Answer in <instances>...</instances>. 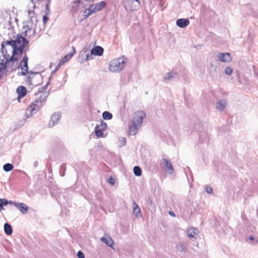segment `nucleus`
Returning <instances> with one entry per match:
<instances>
[{
	"instance_id": "nucleus-1",
	"label": "nucleus",
	"mask_w": 258,
	"mask_h": 258,
	"mask_svg": "<svg viewBox=\"0 0 258 258\" xmlns=\"http://www.w3.org/2000/svg\"><path fill=\"white\" fill-rule=\"evenodd\" d=\"M15 48L12 50L13 55H22L28 50L29 41L21 34H18L15 40Z\"/></svg>"
},
{
	"instance_id": "nucleus-2",
	"label": "nucleus",
	"mask_w": 258,
	"mask_h": 258,
	"mask_svg": "<svg viewBox=\"0 0 258 258\" xmlns=\"http://www.w3.org/2000/svg\"><path fill=\"white\" fill-rule=\"evenodd\" d=\"M47 96L45 93L41 95L38 99L31 103L27 111H29L31 115L35 114L43 106Z\"/></svg>"
},
{
	"instance_id": "nucleus-3",
	"label": "nucleus",
	"mask_w": 258,
	"mask_h": 258,
	"mask_svg": "<svg viewBox=\"0 0 258 258\" xmlns=\"http://www.w3.org/2000/svg\"><path fill=\"white\" fill-rule=\"evenodd\" d=\"M125 60L124 58H118L112 60L110 63L109 69L112 72H119L124 67Z\"/></svg>"
},
{
	"instance_id": "nucleus-4",
	"label": "nucleus",
	"mask_w": 258,
	"mask_h": 258,
	"mask_svg": "<svg viewBox=\"0 0 258 258\" xmlns=\"http://www.w3.org/2000/svg\"><path fill=\"white\" fill-rule=\"evenodd\" d=\"M204 126V124L198 120L195 125L194 129L199 133L200 140L203 143H207L209 141L208 134L207 132H204L205 129Z\"/></svg>"
},
{
	"instance_id": "nucleus-5",
	"label": "nucleus",
	"mask_w": 258,
	"mask_h": 258,
	"mask_svg": "<svg viewBox=\"0 0 258 258\" xmlns=\"http://www.w3.org/2000/svg\"><path fill=\"white\" fill-rule=\"evenodd\" d=\"M125 9L131 12L136 11L141 6L140 0H123Z\"/></svg>"
},
{
	"instance_id": "nucleus-6",
	"label": "nucleus",
	"mask_w": 258,
	"mask_h": 258,
	"mask_svg": "<svg viewBox=\"0 0 258 258\" xmlns=\"http://www.w3.org/2000/svg\"><path fill=\"white\" fill-rule=\"evenodd\" d=\"M104 49L100 46H95L91 49L90 54L87 52V49L84 52L85 53V60L92 59V55L101 56L103 53Z\"/></svg>"
},
{
	"instance_id": "nucleus-7",
	"label": "nucleus",
	"mask_w": 258,
	"mask_h": 258,
	"mask_svg": "<svg viewBox=\"0 0 258 258\" xmlns=\"http://www.w3.org/2000/svg\"><path fill=\"white\" fill-rule=\"evenodd\" d=\"M17 55H13L12 53V56H8L7 59V68L11 71H15L18 68V61L19 57L16 56Z\"/></svg>"
},
{
	"instance_id": "nucleus-8",
	"label": "nucleus",
	"mask_w": 258,
	"mask_h": 258,
	"mask_svg": "<svg viewBox=\"0 0 258 258\" xmlns=\"http://www.w3.org/2000/svg\"><path fill=\"white\" fill-rule=\"evenodd\" d=\"M146 114L144 111L139 110L135 113L134 116L132 120V123H134L137 125V126L141 127L142 124L143 119L146 117Z\"/></svg>"
},
{
	"instance_id": "nucleus-9",
	"label": "nucleus",
	"mask_w": 258,
	"mask_h": 258,
	"mask_svg": "<svg viewBox=\"0 0 258 258\" xmlns=\"http://www.w3.org/2000/svg\"><path fill=\"white\" fill-rule=\"evenodd\" d=\"M105 6L106 3L104 1L97 3L94 6L92 5V6L88 9V13L86 15V17H88L90 15L96 12L102 10Z\"/></svg>"
},
{
	"instance_id": "nucleus-10",
	"label": "nucleus",
	"mask_w": 258,
	"mask_h": 258,
	"mask_svg": "<svg viewBox=\"0 0 258 258\" xmlns=\"http://www.w3.org/2000/svg\"><path fill=\"white\" fill-rule=\"evenodd\" d=\"M28 57L26 54L24 56L22 60L21 61L20 65L18 66V69L21 68L22 70H24L27 72L29 74L36 75V74H40L39 72H29L28 71Z\"/></svg>"
},
{
	"instance_id": "nucleus-11",
	"label": "nucleus",
	"mask_w": 258,
	"mask_h": 258,
	"mask_svg": "<svg viewBox=\"0 0 258 258\" xmlns=\"http://www.w3.org/2000/svg\"><path fill=\"white\" fill-rule=\"evenodd\" d=\"M107 123L101 120L99 125H97L95 127V132L97 137H101L103 135V131L107 128Z\"/></svg>"
},
{
	"instance_id": "nucleus-12",
	"label": "nucleus",
	"mask_w": 258,
	"mask_h": 258,
	"mask_svg": "<svg viewBox=\"0 0 258 258\" xmlns=\"http://www.w3.org/2000/svg\"><path fill=\"white\" fill-rule=\"evenodd\" d=\"M61 115V114L60 112H54L51 116L48 123L49 127H51L56 124L60 118Z\"/></svg>"
},
{
	"instance_id": "nucleus-13",
	"label": "nucleus",
	"mask_w": 258,
	"mask_h": 258,
	"mask_svg": "<svg viewBox=\"0 0 258 258\" xmlns=\"http://www.w3.org/2000/svg\"><path fill=\"white\" fill-rule=\"evenodd\" d=\"M71 11L74 14L82 12L84 10H85L81 8V5L78 3V1L77 0L71 3Z\"/></svg>"
},
{
	"instance_id": "nucleus-14",
	"label": "nucleus",
	"mask_w": 258,
	"mask_h": 258,
	"mask_svg": "<svg viewBox=\"0 0 258 258\" xmlns=\"http://www.w3.org/2000/svg\"><path fill=\"white\" fill-rule=\"evenodd\" d=\"M218 60L222 62H229L231 58L229 53H218L217 54Z\"/></svg>"
},
{
	"instance_id": "nucleus-15",
	"label": "nucleus",
	"mask_w": 258,
	"mask_h": 258,
	"mask_svg": "<svg viewBox=\"0 0 258 258\" xmlns=\"http://www.w3.org/2000/svg\"><path fill=\"white\" fill-rule=\"evenodd\" d=\"M16 92L18 95V100L20 101V99L26 96L27 94V89L24 86H20L17 88Z\"/></svg>"
},
{
	"instance_id": "nucleus-16",
	"label": "nucleus",
	"mask_w": 258,
	"mask_h": 258,
	"mask_svg": "<svg viewBox=\"0 0 258 258\" xmlns=\"http://www.w3.org/2000/svg\"><path fill=\"white\" fill-rule=\"evenodd\" d=\"M176 24L179 28H184L189 24V21L187 19H179L176 20Z\"/></svg>"
},
{
	"instance_id": "nucleus-17",
	"label": "nucleus",
	"mask_w": 258,
	"mask_h": 258,
	"mask_svg": "<svg viewBox=\"0 0 258 258\" xmlns=\"http://www.w3.org/2000/svg\"><path fill=\"white\" fill-rule=\"evenodd\" d=\"M162 161L165 163V166L167 169V171L169 174H172L174 172V168L172 165L169 160L163 158Z\"/></svg>"
},
{
	"instance_id": "nucleus-18",
	"label": "nucleus",
	"mask_w": 258,
	"mask_h": 258,
	"mask_svg": "<svg viewBox=\"0 0 258 258\" xmlns=\"http://www.w3.org/2000/svg\"><path fill=\"white\" fill-rule=\"evenodd\" d=\"M16 208L22 213L23 214H26L28 212V207L24 203H18Z\"/></svg>"
},
{
	"instance_id": "nucleus-19",
	"label": "nucleus",
	"mask_w": 258,
	"mask_h": 258,
	"mask_svg": "<svg viewBox=\"0 0 258 258\" xmlns=\"http://www.w3.org/2000/svg\"><path fill=\"white\" fill-rule=\"evenodd\" d=\"M140 127L137 126V125L132 123V125L128 126V133L130 135H136L138 133V130Z\"/></svg>"
},
{
	"instance_id": "nucleus-20",
	"label": "nucleus",
	"mask_w": 258,
	"mask_h": 258,
	"mask_svg": "<svg viewBox=\"0 0 258 258\" xmlns=\"http://www.w3.org/2000/svg\"><path fill=\"white\" fill-rule=\"evenodd\" d=\"M4 231L6 235H11L13 233V228L11 224L5 223L4 226Z\"/></svg>"
},
{
	"instance_id": "nucleus-21",
	"label": "nucleus",
	"mask_w": 258,
	"mask_h": 258,
	"mask_svg": "<svg viewBox=\"0 0 258 258\" xmlns=\"http://www.w3.org/2000/svg\"><path fill=\"white\" fill-rule=\"evenodd\" d=\"M198 234V230L194 227H191L187 229V234L190 238H195V236Z\"/></svg>"
},
{
	"instance_id": "nucleus-22",
	"label": "nucleus",
	"mask_w": 258,
	"mask_h": 258,
	"mask_svg": "<svg viewBox=\"0 0 258 258\" xmlns=\"http://www.w3.org/2000/svg\"><path fill=\"white\" fill-rule=\"evenodd\" d=\"M226 103V101L225 99H222L216 103V108L220 111L223 110L225 107V104Z\"/></svg>"
},
{
	"instance_id": "nucleus-23",
	"label": "nucleus",
	"mask_w": 258,
	"mask_h": 258,
	"mask_svg": "<svg viewBox=\"0 0 258 258\" xmlns=\"http://www.w3.org/2000/svg\"><path fill=\"white\" fill-rule=\"evenodd\" d=\"M100 240L103 243L106 244L108 246L110 247H112L114 243L112 239L110 237L106 238L102 237L100 238Z\"/></svg>"
},
{
	"instance_id": "nucleus-24",
	"label": "nucleus",
	"mask_w": 258,
	"mask_h": 258,
	"mask_svg": "<svg viewBox=\"0 0 258 258\" xmlns=\"http://www.w3.org/2000/svg\"><path fill=\"white\" fill-rule=\"evenodd\" d=\"M133 208V213L136 215V217H138V215L141 213V209L140 207L134 201L132 203Z\"/></svg>"
},
{
	"instance_id": "nucleus-25",
	"label": "nucleus",
	"mask_w": 258,
	"mask_h": 258,
	"mask_svg": "<svg viewBox=\"0 0 258 258\" xmlns=\"http://www.w3.org/2000/svg\"><path fill=\"white\" fill-rule=\"evenodd\" d=\"M74 53H70L67 54L60 60L59 63L61 66L62 64L71 59Z\"/></svg>"
},
{
	"instance_id": "nucleus-26",
	"label": "nucleus",
	"mask_w": 258,
	"mask_h": 258,
	"mask_svg": "<svg viewBox=\"0 0 258 258\" xmlns=\"http://www.w3.org/2000/svg\"><path fill=\"white\" fill-rule=\"evenodd\" d=\"M177 76V74L176 72H169L167 74L166 76H164V79L165 80H171L172 78H175Z\"/></svg>"
},
{
	"instance_id": "nucleus-27",
	"label": "nucleus",
	"mask_w": 258,
	"mask_h": 258,
	"mask_svg": "<svg viewBox=\"0 0 258 258\" xmlns=\"http://www.w3.org/2000/svg\"><path fill=\"white\" fill-rule=\"evenodd\" d=\"M1 52L5 59L8 58V56H11L10 54H8V50L6 48V46L5 45L4 46V43H2V45H1Z\"/></svg>"
},
{
	"instance_id": "nucleus-28",
	"label": "nucleus",
	"mask_w": 258,
	"mask_h": 258,
	"mask_svg": "<svg viewBox=\"0 0 258 258\" xmlns=\"http://www.w3.org/2000/svg\"><path fill=\"white\" fill-rule=\"evenodd\" d=\"M8 60L7 59H0V72L5 70L7 68Z\"/></svg>"
},
{
	"instance_id": "nucleus-29",
	"label": "nucleus",
	"mask_w": 258,
	"mask_h": 258,
	"mask_svg": "<svg viewBox=\"0 0 258 258\" xmlns=\"http://www.w3.org/2000/svg\"><path fill=\"white\" fill-rule=\"evenodd\" d=\"M2 43H4V46L5 45H10L12 46V49H13V50L15 48V40H13L12 39H11L10 40H7V41H4Z\"/></svg>"
},
{
	"instance_id": "nucleus-30",
	"label": "nucleus",
	"mask_w": 258,
	"mask_h": 258,
	"mask_svg": "<svg viewBox=\"0 0 258 258\" xmlns=\"http://www.w3.org/2000/svg\"><path fill=\"white\" fill-rule=\"evenodd\" d=\"M134 173L137 176L142 175V171L141 168L138 166H135L133 168Z\"/></svg>"
},
{
	"instance_id": "nucleus-31",
	"label": "nucleus",
	"mask_w": 258,
	"mask_h": 258,
	"mask_svg": "<svg viewBox=\"0 0 258 258\" xmlns=\"http://www.w3.org/2000/svg\"><path fill=\"white\" fill-rule=\"evenodd\" d=\"M112 114L107 111H105L102 113V117L105 120H110L112 118Z\"/></svg>"
},
{
	"instance_id": "nucleus-32",
	"label": "nucleus",
	"mask_w": 258,
	"mask_h": 258,
	"mask_svg": "<svg viewBox=\"0 0 258 258\" xmlns=\"http://www.w3.org/2000/svg\"><path fill=\"white\" fill-rule=\"evenodd\" d=\"M14 168V166L11 163H6L3 166V169L6 172L11 171Z\"/></svg>"
},
{
	"instance_id": "nucleus-33",
	"label": "nucleus",
	"mask_w": 258,
	"mask_h": 258,
	"mask_svg": "<svg viewBox=\"0 0 258 258\" xmlns=\"http://www.w3.org/2000/svg\"><path fill=\"white\" fill-rule=\"evenodd\" d=\"M50 80H51V77H49V79H48V81L47 82L45 86H44L43 87H42L41 88H40L39 89L38 91L39 92L42 93V92H43L44 91H45L46 90V88H47L48 86L49 85V84L50 83Z\"/></svg>"
},
{
	"instance_id": "nucleus-34",
	"label": "nucleus",
	"mask_w": 258,
	"mask_h": 258,
	"mask_svg": "<svg viewBox=\"0 0 258 258\" xmlns=\"http://www.w3.org/2000/svg\"><path fill=\"white\" fill-rule=\"evenodd\" d=\"M176 249L178 251L183 252L185 250V247L183 243H179L176 246Z\"/></svg>"
},
{
	"instance_id": "nucleus-35",
	"label": "nucleus",
	"mask_w": 258,
	"mask_h": 258,
	"mask_svg": "<svg viewBox=\"0 0 258 258\" xmlns=\"http://www.w3.org/2000/svg\"><path fill=\"white\" fill-rule=\"evenodd\" d=\"M50 192L52 196L55 197V198H56L57 196L59 197L60 194V189L59 188H56V193H55L54 191H52V189H51L50 190Z\"/></svg>"
},
{
	"instance_id": "nucleus-36",
	"label": "nucleus",
	"mask_w": 258,
	"mask_h": 258,
	"mask_svg": "<svg viewBox=\"0 0 258 258\" xmlns=\"http://www.w3.org/2000/svg\"><path fill=\"white\" fill-rule=\"evenodd\" d=\"M7 205L8 203L4 201V199H0V210L4 209V206Z\"/></svg>"
},
{
	"instance_id": "nucleus-37",
	"label": "nucleus",
	"mask_w": 258,
	"mask_h": 258,
	"mask_svg": "<svg viewBox=\"0 0 258 258\" xmlns=\"http://www.w3.org/2000/svg\"><path fill=\"white\" fill-rule=\"evenodd\" d=\"M66 169V164H62L60 166V172L63 171L62 173H61V176H63L64 175V172Z\"/></svg>"
},
{
	"instance_id": "nucleus-38",
	"label": "nucleus",
	"mask_w": 258,
	"mask_h": 258,
	"mask_svg": "<svg viewBox=\"0 0 258 258\" xmlns=\"http://www.w3.org/2000/svg\"><path fill=\"white\" fill-rule=\"evenodd\" d=\"M232 69L231 67H227L226 68L225 70V73L226 74L228 75H230L232 74Z\"/></svg>"
},
{
	"instance_id": "nucleus-39",
	"label": "nucleus",
	"mask_w": 258,
	"mask_h": 258,
	"mask_svg": "<svg viewBox=\"0 0 258 258\" xmlns=\"http://www.w3.org/2000/svg\"><path fill=\"white\" fill-rule=\"evenodd\" d=\"M23 29H25V31L23 32L25 36H27V32L30 31L31 29L29 28V26L26 25L23 27Z\"/></svg>"
},
{
	"instance_id": "nucleus-40",
	"label": "nucleus",
	"mask_w": 258,
	"mask_h": 258,
	"mask_svg": "<svg viewBox=\"0 0 258 258\" xmlns=\"http://www.w3.org/2000/svg\"><path fill=\"white\" fill-rule=\"evenodd\" d=\"M205 190L208 194H212L213 193L212 188L208 185H206Z\"/></svg>"
},
{
	"instance_id": "nucleus-41",
	"label": "nucleus",
	"mask_w": 258,
	"mask_h": 258,
	"mask_svg": "<svg viewBox=\"0 0 258 258\" xmlns=\"http://www.w3.org/2000/svg\"><path fill=\"white\" fill-rule=\"evenodd\" d=\"M32 78L31 77L29 76L27 77L26 81L29 85H32Z\"/></svg>"
},
{
	"instance_id": "nucleus-42",
	"label": "nucleus",
	"mask_w": 258,
	"mask_h": 258,
	"mask_svg": "<svg viewBox=\"0 0 258 258\" xmlns=\"http://www.w3.org/2000/svg\"><path fill=\"white\" fill-rule=\"evenodd\" d=\"M120 142V146H122L125 145L126 144V139L125 138H121L119 140Z\"/></svg>"
},
{
	"instance_id": "nucleus-43",
	"label": "nucleus",
	"mask_w": 258,
	"mask_h": 258,
	"mask_svg": "<svg viewBox=\"0 0 258 258\" xmlns=\"http://www.w3.org/2000/svg\"><path fill=\"white\" fill-rule=\"evenodd\" d=\"M108 182L111 185H113L115 184V179L112 176H110L108 179Z\"/></svg>"
},
{
	"instance_id": "nucleus-44",
	"label": "nucleus",
	"mask_w": 258,
	"mask_h": 258,
	"mask_svg": "<svg viewBox=\"0 0 258 258\" xmlns=\"http://www.w3.org/2000/svg\"><path fill=\"white\" fill-rule=\"evenodd\" d=\"M4 201H5L6 202L8 203V205L10 204V205H14L16 207L17 206L18 203L15 202H14L12 201H8L6 199H4Z\"/></svg>"
},
{
	"instance_id": "nucleus-45",
	"label": "nucleus",
	"mask_w": 258,
	"mask_h": 258,
	"mask_svg": "<svg viewBox=\"0 0 258 258\" xmlns=\"http://www.w3.org/2000/svg\"><path fill=\"white\" fill-rule=\"evenodd\" d=\"M60 66H61L60 64H59V63H58V64H57V66L56 67L55 69L53 71H52L51 72V76H50L51 77V76H52L53 74H55V73L57 71V70L59 69V68L60 67Z\"/></svg>"
},
{
	"instance_id": "nucleus-46",
	"label": "nucleus",
	"mask_w": 258,
	"mask_h": 258,
	"mask_svg": "<svg viewBox=\"0 0 258 258\" xmlns=\"http://www.w3.org/2000/svg\"><path fill=\"white\" fill-rule=\"evenodd\" d=\"M77 256L78 258H85L83 252L80 250L78 252Z\"/></svg>"
},
{
	"instance_id": "nucleus-47",
	"label": "nucleus",
	"mask_w": 258,
	"mask_h": 258,
	"mask_svg": "<svg viewBox=\"0 0 258 258\" xmlns=\"http://www.w3.org/2000/svg\"><path fill=\"white\" fill-rule=\"evenodd\" d=\"M48 14V13L47 12H46V14L45 16H44L43 17V23L45 24L47 22V21L48 20V17L47 16V15Z\"/></svg>"
},
{
	"instance_id": "nucleus-48",
	"label": "nucleus",
	"mask_w": 258,
	"mask_h": 258,
	"mask_svg": "<svg viewBox=\"0 0 258 258\" xmlns=\"http://www.w3.org/2000/svg\"><path fill=\"white\" fill-rule=\"evenodd\" d=\"M27 74H29V73H27V72L25 71L24 70H22V72H18L17 73V75L18 76H26Z\"/></svg>"
},
{
	"instance_id": "nucleus-49",
	"label": "nucleus",
	"mask_w": 258,
	"mask_h": 258,
	"mask_svg": "<svg viewBox=\"0 0 258 258\" xmlns=\"http://www.w3.org/2000/svg\"><path fill=\"white\" fill-rule=\"evenodd\" d=\"M34 14H35L33 11H31L30 10L28 11V16L30 18L31 20H32V19L33 18Z\"/></svg>"
},
{
	"instance_id": "nucleus-50",
	"label": "nucleus",
	"mask_w": 258,
	"mask_h": 258,
	"mask_svg": "<svg viewBox=\"0 0 258 258\" xmlns=\"http://www.w3.org/2000/svg\"><path fill=\"white\" fill-rule=\"evenodd\" d=\"M45 11H46V13L47 12L48 14L50 12V9H49V4L48 3H47L45 5Z\"/></svg>"
},
{
	"instance_id": "nucleus-51",
	"label": "nucleus",
	"mask_w": 258,
	"mask_h": 258,
	"mask_svg": "<svg viewBox=\"0 0 258 258\" xmlns=\"http://www.w3.org/2000/svg\"><path fill=\"white\" fill-rule=\"evenodd\" d=\"M147 203L150 204L151 206L153 205V202L150 198H149L147 200Z\"/></svg>"
},
{
	"instance_id": "nucleus-52",
	"label": "nucleus",
	"mask_w": 258,
	"mask_h": 258,
	"mask_svg": "<svg viewBox=\"0 0 258 258\" xmlns=\"http://www.w3.org/2000/svg\"><path fill=\"white\" fill-rule=\"evenodd\" d=\"M169 214L172 217H176L175 214L172 211H169Z\"/></svg>"
},
{
	"instance_id": "nucleus-53",
	"label": "nucleus",
	"mask_w": 258,
	"mask_h": 258,
	"mask_svg": "<svg viewBox=\"0 0 258 258\" xmlns=\"http://www.w3.org/2000/svg\"><path fill=\"white\" fill-rule=\"evenodd\" d=\"M248 239L251 241H253L254 239V238L252 235H250Z\"/></svg>"
},
{
	"instance_id": "nucleus-54",
	"label": "nucleus",
	"mask_w": 258,
	"mask_h": 258,
	"mask_svg": "<svg viewBox=\"0 0 258 258\" xmlns=\"http://www.w3.org/2000/svg\"><path fill=\"white\" fill-rule=\"evenodd\" d=\"M38 164V161H36L34 162L33 166L36 168V167H37Z\"/></svg>"
},
{
	"instance_id": "nucleus-55",
	"label": "nucleus",
	"mask_w": 258,
	"mask_h": 258,
	"mask_svg": "<svg viewBox=\"0 0 258 258\" xmlns=\"http://www.w3.org/2000/svg\"><path fill=\"white\" fill-rule=\"evenodd\" d=\"M72 49H73V52L72 53H74V54L76 52V50H75V48L74 46L72 47Z\"/></svg>"
}]
</instances>
